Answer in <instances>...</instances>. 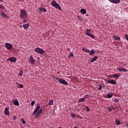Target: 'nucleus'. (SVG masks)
Returning a JSON list of instances; mask_svg holds the SVG:
<instances>
[{"label":"nucleus","mask_w":128,"mask_h":128,"mask_svg":"<svg viewBox=\"0 0 128 128\" xmlns=\"http://www.w3.org/2000/svg\"><path fill=\"white\" fill-rule=\"evenodd\" d=\"M113 96V94L112 92H110V94H108V95H107V97L108 98H112Z\"/></svg>","instance_id":"25"},{"label":"nucleus","mask_w":128,"mask_h":128,"mask_svg":"<svg viewBox=\"0 0 128 128\" xmlns=\"http://www.w3.org/2000/svg\"><path fill=\"white\" fill-rule=\"evenodd\" d=\"M90 30L87 29L86 30V35L88 36H90Z\"/></svg>","instance_id":"18"},{"label":"nucleus","mask_w":128,"mask_h":128,"mask_svg":"<svg viewBox=\"0 0 128 128\" xmlns=\"http://www.w3.org/2000/svg\"><path fill=\"white\" fill-rule=\"evenodd\" d=\"M117 70L120 72H127L126 69V68H118Z\"/></svg>","instance_id":"16"},{"label":"nucleus","mask_w":128,"mask_h":128,"mask_svg":"<svg viewBox=\"0 0 128 128\" xmlns=\"http://www.w3.org/2000/svg\"><path fill=\"white\" fill-rule=\"evenodd\" d=\"M23 87H24L23 84H19L18 88H23Z\"/></svg>","instance_id":"39"},{"label":"nucleus","mask_w":128,"mask_h":128,"mask_svg":"<svg viewBox=\"0 0 128 128\" xmlns=\"http://www.w3.org/2000/svg\"><path fill=\"white\" fill-rule=\"evenodd\" d=\"M74 128H78V127H76V126H75L74 127Z\"/></svg>","instance_id":"48"},{"label":"nucleus","mask_w":128,"mask_h":128,"mask_svg":"<svg viewBox=\"0 0 128 128\" xmlns=\"http://www.w3.org/2000/svg\"><path fill=\"white\" fill-rule=\"evenodd\" d=\"M82 50H84V52H86V48H82Z\"/></svg>","instance_id":"46"},{"label":"nucleus","mask_w":128,"mask_h":128,"mask_svg":"<svg viewBox=\"0 0 128 128\" xmlns=\"http://www.w3.org/2000/svg\"><path fill=\"white\" fill-rule=\"evenodd\" d=\"M0 2H3V0H0Z\"/></svg>","instance_id":"47"},{"label":"nucleus","mask_w":128,"mask_h":128,"mask_svg":"<svg viewBox=\"0 0 128 128\" xmlns=\"http://www.w3.org/2000/svg\"><path fill=\"white\" fill-rule=\"evenodd\" d=\"M118 102V98H114V102H115L116 103H117Z\"/></svg>","instance_id":"41"},{"label":"nucleus","mask_w":128,"mask_h":128,"mask_svg":"<svg viewBox=\"0 0 128 128\" xmlns=\"http://www.w3.org/2000/svg\"><path fill=\"white\" fill-rule=\"evenodd\" d=\"M80 12L82 13V14H86L87 10L86 8H81Z\"/></svg>","instance_id":"15"},{"label":"nucleus","mask_w":128,"mask_h":128,"mask_svg":"<svg viewBox=\"0 0 128 128\" xmlns=\"http://www.w3.org/2000/svg\"><path fill=\"white\" fill-rule=\"evenodd\" d=\"M40 108V104H38L36 108H35V110H34V111L32 113L33 114H36V118L38 117V116H40L39 112H38Z\"/></svg>","instance_id":"3"},{"label":"nucleus","mask_w":128,"mask_h":128,"mask_svg":"<svg viewBox=\"0 0 128 128\" xmlns=\"http://www.w3.org/2000/svg\"><path fill=\"white\" fill-rule=\"evenodd\" d=\"M18 74L20 75V76H22L23 74V70H20V71L19 72Z\"/></svg>","instance_id":"31"},{"label":"nucleus","mask_w":128,"mask_h":128,"mask_svg":"<svg viewBox=\"0 0 128 128\" xmlns=\"http://www.w3.org/2000/svg\"><path fill=\"white\" fill-rule=\"evenodd\" d=\"M88 97H90V95H84V99L87 98Z\"/></svg>","instance_id":"42"},{"label":"nucleus","mask_w":128,"mask_h":128,"mask_svg":"<svg viewBox=\"0 0 128 128\" xmlns=\"http://www.w3.org/2000/svg\"><path fill=\"white\" fill-rule=\"evenodd\" d=\"M114 38L115 40H120V36H118L116 35H114Z\"/></svg>","instance_id":"22"},{"label":"nucleus","mask_w":128,"mask_h":128,"mask_svg":"<svg viewBox=\"0 0 128 128\" xmlns=\"http://www.w3.org/2000/svg\"><path fill=\"white\" fill-rule=\"evenodd\" d=\"M126 126L128 128V124H126Z\"/></svg>","instance_id":"49"},{"label":"nucleus","mask_w":128,"mask_h":128,"mask_svg":"<svg viewBox=\"0 0 128 128\" xmlns=\"http://www.w3.org/2000/svg\"><path fill=\"white\" fill-rule=\"evenodd\" d=\"M38 12L40 14H42V12H46V8H42V7H40V8H38Z\"/></svg>","instance_id":"8"},{"label":"nucleus","mask_w":128,"mask_h":128,"mask_svg":"<svg viewBox=\"0 0 128 128\" xmlns=\"http://www.w3.org/2000/svg\"><path fill=\"white\" fill-rule=\"evenodd\" d=\"M72 117L74 118L76 117V114H72L71 116V118H72Z\"/></svg>","instance_id":"40"},{"label":"nucleus","mask_w":128,"mask_h":128,"mask_svg":"<svg viewBox=\"0 0 128 128\" xmlns=\"http://www.w3.org/2000/svg\"><path fill=\"white\" fill-rule=\"evenodd\" d=\"M58 128H62V127H58Z\"/></svg>","instance_id":"50"},{"label":"nucleus","mask_w":128,"mask_h":128,"mask_svg":"<svg viewBox=\"0 0 128 128\" xmlns=\"http://www.w3.org/2000/svg\"><path fill=\"white\" fill-rule=\"evenodd\" d=\"M77 128H78V127H77Z\"/></svg>","instance_id":"55"},{"label":"nucleus","mask_w":128,"mask_h":128,"mask_svg":"<svg viewBox=\"0 0 128 128\" xmlns=\"http://www.w3.org/2000/svg\"><path fill=\"white\" fill-rule=\"evenodd\" d=\"M109 2H111V3L118 4V3H120V0H109Z\"/></svg>","instance_id":"11"},{"label":"nucleus","mask_w":128,"mask_h":128,"mask_svg":"<svg viewBox=\"0 0 128 128\" xmlns=\"http://www.w3.org/2000/svg\"><path fill=\"white\" fill-rule=\"evenodd\" d=\"M83 110H84V108H83Z\"/></svg>","instance_id":"53"},{"label":"nucleus","mask_w":128,"mask_h":128,"mask_svg":"<svg viewBox=\"0 0 128 128\" xmlns=\"http://www.w3.org/2000/svg\"><path fill=\"white\" fill-rule=\"evenodd\" d=\"M98 86L99 87V88H98V90H102V86L101 84H98Z\"/></svg>","instance_id":"29"},{"label":"nucleus","mask_w":128,"mask_h":128,"mask_svg":"<svg viewBox=\"0 0 128 128\" xmlns=\"http://www.w3.org/2000/svg\"><path fill=\"white\" fill-rule=\"evenodd\" d=\"M20 17L22 19L28 17V14H26V10L24 8H23V10L22 8L20 9Z\"/></svg>","instance_id":"1"},{"label":"nucleus","mask_w":128,"mask_h":128,"mask_svg":"<svg viewBox=\"0 0 128 128\" xmlns=\"http://www.w3.org/2000/svg\"><path fill=\"white\" fill-rule=\"evenodd\" d=\"M98 58V56H95L92 58V60H90V62H93L94 61H96Z\"/></svg>","instance_id":"13"},{"label":"nucleus","mask_w":128,"mask_h":128,"mask_svg":"<svg viewBox=\"0 0 128 128\" xmlns=\"http://www.w3.org/2000/svg\"><path fill=\"white\" fill-rule=\"evenodd\" d=\"M34 52H37V54H44L45 52V50L40 48H35Z\"/></svg>","instance_id":"5"},{"label":"nucleus","mask_w":128,"mask_h":128,"mask_svg":"<svg viewBox=\"0 0 128 128\" xmlns=\"http://www.w3.org/2000/svg\"><path fill=\"white\" fill-rule=\"evenodd\" d=\"M14 106H20V102H18V100H14L13 102Z\"/></svg>","instance_id":"14"},{"label":"nucleus","mask_w":128,"mask_h":128,"mask_svg":"<svg viewBox=\"0 0 128 128\" xmlns=\"http://www.w3.org/2000/svg\"><path fill=\"white\" fill-rule=\"evenodd\" d=\"M34 104H35V101H32L31 102V106H34Z\"/></svg>","instance_id":"37"},{"label":"nucleus","mask_w":128,"mask_h":128,"mask_svg":"<svg viewBox=\"0 0 128 128\" xmlns=\"http://www.w3.org/2000/svg\"><path fill=\"white\" fill-rule=\"evenodd\" d=\"M42 108L40 109V108L39 110H38L39 116H40V114H42Z\"/></svg>","instance_id":"30"},{"label":"nucleus","mask_w":128,"mask_h":128,"mask_svg":"<svg viewBox=\"0 0 128 128\" xmlns=\"http://www.w3.org/2000/svg\"><path fill=\"white\" fill-rule=\"evenodd\" d=\"M26 19L24 18L23 24L26 23Z\"/></svg>","instance_id":"43"},{"label":"nucleus","mask_w":128,"mask_h":128,"mask_svg":"<svg viewBox=\"0 0 128 128\" xmlns=\"http://www.w3.org/2000/svg\"><path fill=\"white\" fill-rule=\"evenodd\" d=\"M30 26V24L28 23L26 24H23V28L24 29H28Z\"/></svg>","instance_id":"17"},{"label":"nucleus","mask_w":128,"mask_h":128,"mask_svg":"<svg viewBox=\"0 0 128 128\" xmlns=\"http://www.w3.org/2000/svg\"><path fill=\"white\" fill-rule=\"evenodd\" d=\"M10 108L8 107L5 108L4 111V114L6 116H10Z\"/></svg>","instance_id":"9"},{"label":"nucleus","mask_w":128,"mask_h":128,"mask_svg":"<svg viewBox=\"0 0 128 128\" xmlns=\"http://www.w3.org/2000/svg\"><path fill=\"white\" fill-rule=\"evenodd\" d=\"M90 38H93V39L95 38L94 35H93L92 34H90Z\"/></svg>","instance_id":"32"},{"label":"nucleus","mask_w":128,"mask_h":128,"mask_svg":"<svg viewBox=\"0 0 128 128\" xmlns=\"http://www.w3.org/2000/svg\"><path fill=\"white\" fill-rule=\"evenodd\" d=\"M126 40H128V35H126Z\"/></svg>","instance_id":"45"},{"label":"nucleus","mask_w":128,"mask_h":128,"mask_svg":"<svg viewBox=\"0 0 128 128\" xmlns=\"http://www.w3.org/2000/svg\"><path fill=\"white\" fill-rule=\"evenodd\" d=\"M36 62L35 59L33 58L32 56L31 55L30 58V62L31 64H34Z\"/></svg>","instance_id":"10"},{"label":"nucleus","mask_w":128,"mask_h":128,"mask_svg":"<svg viewBox=\"0 0 128 128\" xmlns=\"http://www.w3.org/2000/svg\"><path fill=\"white\" fill-rule=\"evenodd\" d=\"M53 103H54V100H50L49 102H48V105L49 106H52Z\"/></svg>","instance_id":"26"},{"label":"nucleus","mask_w":128,"mask_h":128,"mask_svg":"<svg viewBox=\"0 0 128 128\" xmlns=\"http://www.w3.org/2000/svg\"><path fill=\"white\" fill-rule=\"evenodd\" d=\"M2 16L4 18H6V17H8V16H6V14L4 12L2 13Z\"/></svg>","instance_id":"28"},{"label":"nucleus","mask_w":128,"mask_h":128,"mask_svg":"<svg viewBox=\"0 0 128 128\" xmlns=\"http://www.w3.org/2000/svg\"><path fill=\"white\" fill-rule=\"evenodd\" d=\"M109 77H110V78H111V76H109Z\"/></svg>","instance_id":"54"},{"label":"nucleus","mask_w":128,"mask_h":128,"mask_svg":"<svg viewBox=\"0 0 128 128\" xmlns=\"http://www.w3.org/2000/svg\"><path fill=\"white\" fill-rule=\"evenodd\" d=\"M54 78H55L56 79V76H54Z\"/></svg>","instance_id":"51"},{"label":"nucleus","mask_w":128,"mask_h":128,"mask_svg":"<svg viewBox=\"0 0 128 128\" xmlns=\"http://www.w3.org/2000/svg\"><path fill=\"white\" fill-rule=\"evenodd\" d=\"M114 110V108L113 106H109L108 107V110L110 112Z\"/></svg>","instance_id":"20"},{"label":"nucleus","mask_w":128,"mask_h":128,"mask_svg":"<svg viewBox=\"0 0 128 128\" xmlns=\"http://www.w3.org/2000/svg\"><path fill=\"white\" fill-rule=\"evenodd\" d=\"M97 128H100V127H97Z\"/></svg>","instance_id":"52"},{"label":"nucleus","mask_w":128,"mask_h":128,"mask_svg":"<svg viewBox=\"0 0 128 128\" xmlns=\"http://www.w3.org/2000/svg\"><path fill=\"white\" fill-rule=\"evenodd\" d=\"M5 46L8 50H10V49L12 48H13L12 44H10V43L9 42L5 43Z\"/></svg>","instance_id":"6"},{"label":"nucleus","mask_w":128,"mask_h":128,"mask_svg":"<svg viewBox=\"0 0 128 128\" xmlns=\"http://www.w3.org/2000/svg\"><path fill=\"white\" fill-rule=\"evenodd\" d=\"M7 61L12 62H16L17 61V58L14 56H12V58H8Z\"/></svg>","instance_id":"7"},{"label":"nucleus","mask_w":128,"mask_h":128,"mask_svg":"<svg viewBox=\"0 0 128 128\" xmlns=\"http://www.w3.org/2000/svg\"><path fill=\"white\" fill-rule=\"evenodd\" d=\"M85 52H86L90 54V50H88V49H86Z\"/></svg>","instance_id":"38"},{"label":"nucleus","mask_w":128,"mask_h":128,"mask_svg":"<svg viewBox=\"0 0 128 128\" xmlns=\"http://www.w3.org/2000/svg\"><path fill=\"white\" fill-rule=\"evenodd\" d=\"M96 52L94 50H90V52L89 54L90 55H93Z\"/></svg>","instance_id":"24"},{"label":"nucleus","mask_w":128,"mask_h":128,"mask_svg":"<svg viewBox=\"0 0 128 128\" xmlns=\"http://www.w3.org/2000/svg\"><path fill=\"white\" fill-rule=\"evenodd\" d=\"M51 4H52V6L54 7L55 8H56V9H58L59 10H62L61 6H60L59 4L56 3V0H52L51 2Z\"/></svg>","instance_id":"2"},{"label":"nucleus","mask_w":128,"mask_h":128,"mask_svg":"<svg viewBox=\"0 0 128 128\" xmlns=\"http://www.w3.org/2000/svg\"><path fill=\"white\" fill-rule=\"evenodd\" d=\"M85 100V98H80L78 102L79 103H82V102H83Z\"/></svg>","instance_id":"23"},{"label":"nucleus","mask_w":128,"mask_h":128,"mask_svg":"<svg viewBox=\"0 0 128 128\" xmlns=\"http://www.w3.org/2000/svg\"><path fill=\"white\" fill-rule=\"evenodd\" d=\"M72 56V58L74 56V53L70 52L69 56H68V58H70Z\"/></svg>","instance_id":"27"},{"label":"nucleus","mask_w":128,"mask_h":128,"mask_svg":"<svg viewBox=\"0 0 128 128\" xmlns=\"http://www.w3.org/2000/svg\"><path fill=\"white\" fill-rule=\"evenodd\" d=\"M108 84H116V82L115 80H111L110 81H108Z\"/></svg>","instance_id":"12"},{"label":"nucleus","mask_w":128,"mask_h":128,"mask_svg":"<svg viewBox=\"0 0 128 128\" xmlns=\"http://www.w3.org/2000/svg\"><path fill=\"white\" fill-rule=\"evenodd\" d=\"M121 76V74H114L113 75H112V76H114V78H120V76Z\"/></svg>","instance_id":"21"},{"label":"nucleus","mask_w":128,"mask_h":128,"mask_svg":"<svg viewBox=\"0 0 128 128\" xmlns=\"http://www.w3.org/2000/svg\"><path fill=\"white\" fill-rule=\"evenodd\" d=\"M115 122L116 126H119V124H121V121H120V120L116 119Z\"/></svg>","instance_id":"19"},{"label":"nucleus","mask_w":128,"mask_h":128,"mask_svg":"<svg viewBox=\"0 0 128 128\" xmlns=\"http://www.w3.org/2000/svg\"><path fill=\"white\" fill-rule=\"evenodd\" d=\"M77 18H78V19L79 20H82V17H80V16H77Z\"/></svg>","instance_id":"36"},{"label":"nucleus","mask_w":128,"mask_h":128,"mask_svg":"<svg viewBox=\"0 0 128 128\" xmlns=\"http://www.w3.org/2000/svg\"><path fill=\"white\" fill-rule=\"evenodd\" d=\"M86 110L88 111V112H90V108H88V106H86Z\"/></svg>","instance_id":"33"},{"label":"nucleus","mask_w":128,"mask_h":128,"mask_svg":"<svg viewBox=\"0 0 128 128\" xmlns=\"http://www.w3.org/2000/svg\"><path fill=\"white\" fill-rule=\"evenodd\" d=\"M13 118L14 120H16L17 117H16V116H13Z\"/></svg>","instance_id":"44"},{"label":"nucleus","mask_w":128,"mask_h":128,"mask_svg":"<svg viewBox=\"0 0 128 128\" xmlns=\"http://www.w3.org/2000/svg\"><path fill=\"white\" fill-rule=\"evenodd\" d=\"M56 80H58L59 82L62 84L68 85V82L66 81L64 79L61 78H56Z\"/></svg>","instance_id":"4"},{"label":"nucleus","mask_w":128,"mask_h":128,"mask_svg":"<svg viewBox=\"0 0 128 128\" xmlns=\"http://www.w3.org/2000/svg\"><path fill=\"white\" fill-rule=\"evenodd\" d=\"M21 120L22 122V123H23V124L26 123V122L24 120V118H21Z\"/></svg>","instance_id":"34"},{"label":"nucleus","mask_w":128,"mask_h":128,"mask_svg":"<svg viewBox=\"0 0 128 128\" xmlns=\"http://www.w3.org/2000/svg\"><path fill=\"white\" fill-rule=\"evenodd\" d=\"M0 9H4V7L2 4H0Z\"/></svg>","instance_id":"35"}]
</instances>
